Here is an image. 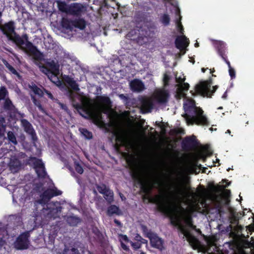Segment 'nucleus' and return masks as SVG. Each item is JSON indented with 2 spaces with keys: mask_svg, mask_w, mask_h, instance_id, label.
Listing matches in <instances>:
<instances>
[{
  "mask_svg": "<svg viewBox=\"0 0 254 254\" xmlns=\"http://www.w3.org/2000/svg\"><path fill=\"white\" fill-rule=\"evenodd\" d=\"M42 71L46 74L50 73V69L47 65L42 66Z\"/></svg>",
  "mask_w": 254,
  "mask_h": 254,
  "instance_id": "obj_60",
  "label": "nucleus"
},
{
  "mask_svg": "<svg viewBox=\"0 0 254 254\" xmlns=\"http://www.w3.org/2000/svg\"><path fill=\"white\" fill-rule=\"evenodd\" d=\"M6 139L11 145L15 146L18 144L16 135L13 131H8L7 132Z\"/></svg>",
  "mask_w": 254,
  "mask_h": 254,
  "instance_id": "obj_32",
  "label": "nucleus"
},
{
  "mask_svg": "<svg viewBox=\"0 0 254 254\" xmlns=\"http://www.w3.org/2000/svg\"><path fill=\"white\" fill-rule=\"evenodd\" d=\"M67 8V7H66V4L64 2H61V3L59 4V8L62 11L66 12Z\"/></svg>",
  "mask_w": 254,
  "mask_h": 254,
  "instance_id": "obj_52",
  "label": "nucleus"
},
{
  "mask_svg": "<svg viewBox=\"0 0 254 254\" xmlns=\"http://www.w3.org/2000/svg\"><path fill=\"white\" fill-rule=\"evenodd\" d=\"M114 135L116 137V138H115L116 142V145L117 146V147H119L120 145H122L124 143L125 138H124V136L122 134H121L117 132H114Z\"/></svg>",
  "mask_w": 254,
  "mask_h": 254,
  "instance_id": "obj_35",
  "label": "nucleus"
},
{
  "mask_svg": "<svg viewBox=\"0 0 254 254\" xmlns=\"http://www.w3.org/2000/svg\"><path fill=\"white\" fill-rule=\"evenodd\" d=\"M86 10L85 7L81 3H74L67 8L66 13L74 16H80Z\"/></svg>",
  "mask_w": 254,
  "mask_h": 254,
  "instance_id": "obj_16",
  "label": "nucleus"
},
{
  "mask_svg": "<svg viewBox=\"0 0 254 254\" xmlns=\"http://www.w3.org/2000/svg\"><path fill=\"white\" fill-rule=\"evenodd\" d=\"M62 192L58 190L57 188L47 189L44 190L43 192L40 195V199L36 200L34 202L35 211L38 213V206L40 205L42 209H44V206L49 203V200L53 197L60 195Z\"/></svg>",
  "mask_w": 254,
  "mask_h": 254,
  "instance_id": "obj_7",
  "label": "nucleus"
},
{
  "mask_svg": "<svg viewBox=\"0 0 254 254\" xmlns=\"http://www.w3.org/2000/svg\"><path fill=\"white\" fill-rule=\"evenodd\" d=\"M44 91L47 95L49 98L51 99V100H52L53 101L55 100L53 95L50 91H49L48 90H47L45 89H44Z\"/></svg>",
  "mask_w": 254,
  "mask_h": 254,
  "instance_id": "obj_58",
  "label": "nucleus"
},
{
  "mask_svg": "<svg viewBox=\"0 0 254 254\" xmlns=\"http://www.w3.org/2000/svg\"><path fill=\"white\" fill-rule=\"evenodd\" d=\"M184 191L181 189L177 188L174 192L171 193V196H169L165 193H163L159 195L163 196L161 199L162 201H163L166 205H171L173 203L178 207L179 210L180 209L183 210L182 218L180 217L181 219H183L186 225L187 226L190 223L192 222L193 220L191 214L189 212H187L182 207H179L177 204V202H178L181 197V196L183 195ZM179 211L178 212V213Z\"/></svg>",
  "mask_w": 254,
  "mask_h": 254,
  "instance_id": "obj_4",
  "label": "nucleus"
},
{
  "mask_svg": "<svg viewBox=\"0 0 254 254\" xmlns=\"http://www.w3.org/2000/svg\"><path fill=\"white\" fill-rule=\"evenodd\" d=\"M8 183L6 182V180L3 177H1L0 178V185L4 187L7 186Z\"/></svg>",
  "mask_w": 254,
  "mask_h": 254,
  "instance_id": "obj_59",
  "label": "nucleus"
},
{
  "mask_svg": "<svg viewBox=\"0 0 254 254\" xmlns=\"http://www.w3.org/2000/svg\"><path fill=\"white\" fill-rule=\"evenodd\" d=\"M212 84V79L210 77L208 80L202 81L196 85L195 91L204 97L211 98L218 87L217 85L213 86L212 89H211Z\"/></svg>",
  "mask_w": 254,
  "mask_h": 254,
  "instance_id": "obj_8",
  "label": "nucleus"
},
{
  "mask_svg": "<svg viewBox=\"0 0 254 254\" xmlns=\"http://www.w3.org/2000/svg\"><path fill=\"white\" fill-rule=\"evenodd\" d=\"M171 18L170 15L167 13H163L159 18L160 22L165 26L170 24Z\"/></svg>",
  "mask_w": 254,
  "mask_h": 254,
  "instance_id": "obj_34",
  "label": "nucleus"
},
{
  "mask_svg": "<svg viewBox=\"0 0 254 254\" xmlns=\"http://www.w3.org/2000/svg\"><path fill=\"white\" fill-rule=\"evenodd\" d=\"M230 196L231 191L227 189L224 190L221 194H212L210 195L212 204L218 214L223 212V206L224 204H229Z\"/></svg>",
  "mask_w": 254,
  "mask_h": 254,
  "instance_id": "obj_6",
  "label": "nucleus"
},
{
  "mask_svg": "<svg viewBox=\"0 0 254 254\" xmlns=\"http://www.w3.org/2000/svg\"><path fill=\"white\" fill-rule=\"evenodd\" d=\"M176 47L179 49L181 52H183V54L186 53V48L189 45V40L185 35L178 36L175 40Z\"/></svg>",
  "mask_w": 254,
  "mask_h": 254,
  "instance_id": "obj_19",
  "label": "nucleus"
},
{
  "mask_svg": "<svg viewBox=\"0 0 254 254\" xmlns=\"http://www.w3.org/2000/svg\"><path fill=\"white\" fill-rule=\"evenodd\" d=\"M142 108L147 112H150L153 109L154 104L152 100L150 98H143L141 101Z\"/></svg>",
  "mask_w": 254,
  "mask_h": 254,
  "instance_id": "obj_22",
  "label": "nucleus"
},
{
  "mask_svg": "<svg viewBox=\"0 0 254 254\" xmlns=\"http://www.w3.org/2000/svg\"><path fill=\"white\" fill-rule=\"evenodd\" d=\"M10 41H12L21 50L27 54L32 55L36 60L42 59V54L31 42L28 40V36L24 34L20 36L17 33L13 35Z\"/></svg>",
  "mask_w": 254,
  "mask_h": 254,
  "instance_id": "obj_3",
  "label": "nucleus"
},
{
  "mask_svg": "<svg viewBox=\"0 0 254 254\" xmlns=\"http://www.w3.org/2000/svg\"><path fill=\"white\" fill-rule=\"evenodd\" d=\"M65 81L73 90L75 91H78L79 90L78 84L73 78L67 76L65 78Z\"/></svg>",
  "mask_w": 254,
  "mask_h": 254,
  "instance_id": "obj_28",
  "label": "nucleus"
},
{
  "mask_svg": "<svg viewBox=\"0 0 254 254\" xmlns=\"http://www.w3.org/2000/svg\"><path fill=\"white\" fill-rule=\"evenodd\" d=\"M96 188L99 193L104 194L108 191L109 188L107 187V186L103 184L100 185H96Z\"/></svg>",
  "mask_w": 254,
  "mask_h": 254,
  "instance_id": "obj_41",
  "label": "nucleus"
},
{
  "mask_svg": "<svg viewBox=\"0 0 254 254\" xmlns=\"http://www.w3.org/2000/svg\"><path fill=\"white\" fill-rule=\"evenodd\" d=\"M86 22L83 18H78L73 20V28H76L83 30L86 27Z\"/></svg>",
  "mask_w": 254,
  "mask_h": 254,
  "instance_id": "obj_26",
  "label": "nucleus"
},
{
  "mask_svg": "<svg viewBox=\"0 0 254 254\" xmlns=\"http://www.w3.org/2000/svg\"><path fill=\"white\" fill-rule=\"evenodd\" d=\"M62 26L66 29L71 31L73 29V20L66 18H63L61 21Z\"/></svg>",
  "mask_w": 254,
  "mask_h": 254,
  "instance_id": "obj_27",
  "label": "nucleus"
},
{
  "mask_svg": "<svg viewBox=\"0 0 254 254\" xmlns=\"http://www.w3.org/2000/svg\"><path fill=\"white\" fill-rule=\"evenodd\" d=\"M121 246L124 250H125L127 252L129 251V248L126 244H125L122 241H121Z\"/></svg>",
  "mask_w": 254,
  "mask_h": 254,
  "instance_id": "obj_62",
  "label": "nucleus"
},
{
  "mask_svg": "<svg viewBox=\"0 0 254 254\" xmlns=\"http://www.w3.org/2000/svg\"><path fill=\"white\" fill-rule=\"evenodd\" d=\"M197 145V141L195 136L185 137L182 141L181 146L183 150L188 151L194 149Z\"/></svg>",
  "mask_w": 254,
  "mask_h": 254,
  "instance_id": "obj_15",
  "label": "nucleus"
},
{
  "mask_svg": "<svg viewBox=\"0 0 254 254\" xmlns=\"http://www.w3.org/2000/svg\"><path fill=\"white\" fill-rule=\"evenodd\" d=\"M62 209L60 202L57 201L49 202L44 206V209L41 207L39 210L46 214L48 218L55 219L60 217Z\"/></svg>",
  "mask_w": 254,
  "mask_h": 254,
  "instance_id": "obj_9",
  "label": "nucleus"
},
{
  "mask_svg": "<svg viewBox=\"0 0 254 254\" xmlns=\"http://www.w3.org/2000/svg\"><path fill=\"white\" fill-rule=\"evenodd\" d=\"M47 66L50 69V73L55 76H57L59 74V65L56 63L53 60L47 62Z\"/></svg>",
  "mask_w": 254,
  "mask_h": 254,
  "instance_id": "obj_23",
  "label": "nucleus"
},
{
  "mask_svg": "<svg viewBox=\"0 0 254 254\" xmlns=\"http://www.w3.org/2000/svg\"><path fill=\"white\" fill-rule=\"evenodd\" d=\"M169 96L170 94L168 90H161L156 93L155 99L158 104L164 105L168 102Z\"/></svg>",
  "mask_w": 254,
  "mask_h": 254,
  "instance_id": "obj_20",
  "label": "nucleus"
},
{
  "mask_svg": "<svg viewBox=\"0 0 254 254\" xmlns=\"http://www.w3.org/2000/svg\"><path fill=\"white\" fill-rule=\"evenodd\" d=\"M134 181V186L139 187L140 191L144 194L143 199H148L149 202L157 204V210L169 218L173 226L177 227L178 230L183 235V239L186 238L190 246L194 250L197 249L200 245L198 239L190 232L191 230H196V226L193 222L185 226L182 222V219L178 215L179 208L173 203L166 205L161 199L162 195H155L150 197L152 190L157 187H162L161 183L158 180H150L147 177H186L190 176H131Z\"/></svg>",
  "mask_w": 254,
  "mask_h": 254,
  "instance_id": "obj_1",
  "label": "nucleus"
},
{
  "mask_svg": "<svg viewBox=\"0 0 254 254\" xmlns=\"http://www.w3.org/2000/svg\"><path fill=\"white\" fill-rule=\"evenodd\" d=\"M4 230L0 228V249L6 244V241L4 240Z\"/></svg>",
  "mask_w": 254,
  "mask_h": 254,
  "instance_id": "obj_42",
  "label": "nucleus"
},
{
  "mask_svg": "<svg viewBox=\"0 0 254 254\" xmlns=\"http://www.w3.org/2000/svg\"><path fill=\"white\" fill-rule=\"evenodd\" d=\"M22 166L21 162L16 156H11L8 164L9 170L13 174L18 172L22 169Z\"/></svg>",
  "mask_w": 254,
  "mask_h": 254,
  "instance_id": "obj_17",
  "label": "nucleus"
},
{
  "mask_svg": "<svg viewBox=\"0 0 254 254\" xmlns=\"http://www.w3.org/2000/svg\"><path fill=\"white\" fill-rule=\"evenodd\" d=\"M3 108L5 111L10 112L14 111L16 109L12 101L8 98L5 99L3 103Z\"/></svg>",
  "mask_w": 254,
  "mask_h": 254,
  "instance_id": "obj_29",
  "label": "nucleus"
},
{
  "mask_svg": "<svg viewBox=\"0 0 254 254\" xmlns=\"http://www.w3.org/2000/svg\"><path fill=\"white\" fill-rule=\"evenodd\" d=\"M130 87L133 91L140 92L144 89L143 82L139 79H134L130 83Z\"/></svg>",
  "mask_w": 254,
  "mask_h": 254,
  "instance_id": "obj_21",
  "label": "nucleus"
},
{
  "mask_svg": "<svg viewBox=\"0 0 254 254\" xmlns=\"http://www.w3.org/2000/svg\"><path fill=\"white\" fill-rule=\"evenodd\" d=\"M97 101L101 104L106 106L110 107L112 105V102L110 98L107 96H98L97 97Z\"/></svg>",
  "mask_w": 254,
  "mask_h": 254,
  "instance_id": "obj_30",
  "label": "nucleus"
},
{
  "mask_svg": "<svg viewBox=\"0 0 254 254\" xmlns=\"http://www.w3.org/2000/svg\"><path fill=\"white\" fill-rule=\"evenodd\" d=\"M134 240L136 241L137 242H141V243L144 244L147 242V241L144 239H143L141 236L138 234H136L134 238Z\"/></svg>",
  "mask_w": 254,
  "mask_h": 254,
  "instance_id": "obj_51",
  "label": "nucleus"
},
{
  "mask_svg": "<svg viewBox=\"0 0 254 254\" xmlns=\"http://www.w3.org/2000/svg\"><path fill=\"white\" fill-rule=\"evenodd\" d=\"M119 236L121 238L120 241H122L121 240H122L126 243H130V241L129 240V239L128 238L127 236L126 235L121 234Z\"/></svg>",
  "mask_w": 254,
  "mask_h": 254,
  "instance_id": "obj_54",
  "label": "nucleus"
},
{
  "mask_svg": "<svg viewBox=\"0 0 254 254\" xmlns=\"http://www.w3.org/2000/svg\"><path fill=\"white\" fill-rule=\"evenodd\" d=\"M39 182L35 183L33 185V190L37 192H41L44 190V183L42 182L43 180L46 176H37ZM49 177V176H47Z\"/></svg>",
  "mask_w": 254,
  "mask_h": 254,
  "instance_id": "obj_24",
  "label": "nucleus"
},
{
  "mask_svg": "<svg viewBox=\"0 0 254 254\" xmlns=\"http://www.w3.org/2000/svg\"><path fill=\"white\" fill-rule=\"evenodd\" d=\"M64 254H80V253L77 249L73 248L71 249H65Z\"/></svg>",
  "mask_w": 254,
  "mask_h": 254,
  "instance_id": "obj_48",
  "label": "nucleus"
},
{
  "mask_svg": "<svg viewBox=\"0 0 254 254\" xmlns=\"http://www.w3.org/2000/svg\"><path fill=\"white\" fill-rule=\"evenodd\" d=\"M213 44L218 55L222 59L227 56L228 53L226 44L221 41L213 40Z\"/></svg>",
  "mask_w": 254,
  "mask_h": 254,
  "instance_id": "obj_18",
  "label": "nucleus"
},
{
  "mask_svg": "<svg viewBox=\"0 0 254 254\" xmlns=\"http://www.w3.org/2000/svg\"><path fill=\"white\" fill-rule=\"evenodd\" d=\"M130 244H131V247L133 249L136 250L140 249L141 247V243L137 242H132V241H130Z\"/></svg>",
  "mask_w": 254,
  "mask_h": 254,
  "instance_id": "obj_50",
  "label": "nucleus"
},
{
  "mask_svg": "<svg viewBox=\"0 0 254 254\" xmlns=\"http://www.w3.org/2000/svg\"><path fill=\"white\" fill-rule=\"evenodd\" d=\"M129 175H189V174H184V173H178V174H172V173H146V174H138L133 172H130Z\"/></svg>",
  "mask_w": 254,
  "mask_h": 254,
  "instance_id": "obj_47",
  "label": "nucleus"
},
{
  "mask_svg": "<svg viewBox=\"0 0 254 254\" xmlns=\"http://www.w3.org/2000/svg\"><path fill=\"white\" fill-rule=\"evenodd\" d=\"M120 97L121 99L127 101L128 100V97L125 96L124 94H122L120 95Z\"/></svg>",
  "mask_w": 254,
  "mask_h": 254,
  "instance_id": "obj_64",
  "label": "nucleus"
},
{
  "mask_svg": "<svg viewBox=\"0 0 254 254\" xmlns=\"http://www.w3.org/2000/svg\"><path fill=\"white\" fill-rule=\"evenodd\" d=\"M186 78L185 77L182 78L181 77H179L178 78H176V81L179 84H183L185 82Z\"/></svg>",
  "mask_w": 254,
  "mask_h": 254,
  "instance_id": "obj_61",
  "label": "nucleus"
},
{
  "mask_svg": "<svg viewBox=\"0 0 254 254\" xmlns=\"http://www.w3.org/2000/svg\"><path fill=\"white\" fill-rule=\"evenodd\" d=\"M80 131L85 138L90 139L92 138L93 135L92 132L87 129L82 128L80 129Z\"/></svg>",
  "mask_w": 254,
  "mask_h": 254,
  "instance_id": "obj_43",
  "label": "nucleus"
},
{
  "mask_svg": "<svg viewBox=\"0 0 254 254\" xmlns=\"http://www.w3.org/2000/svg\"><path fill=\"white\" fill-rule=\"evenodd\" d=\"M28 164L33 168L36 175H48L42 159L32 157L29 159Z\"/></svg>",
  "mask_w": 254,
  "mask_h": 254,
  "instance_id": "obj_11",
  "label": "nucleus"
},
{
  "mask_svg": "<svg viewBox=\"0 0 254 254\" xmlns=\"http://www.w3.org/2000/svg\"><path fill=\"white\" fill-rule=\"evenodd\" d=\"M141 8L144 10V11H148L149 10H150L151 9L150 6H149L148 5V4H147V3H144L142 6H141Z\"/></svg>",
  "mask_w": 254,
  "mask_h": 254,
  "instance_id": "obj_57",
  "label": "nucleus"
},
{
  "mask_svg": "<svg viewBox=\"0 0 254 254\" xmlns=\"http://www.w3.org/2000/svg\"><path fill=\"white\" fill-rule=\"evenodd\" d=\"M176 15L178 16V17L176 18V19L175 20V23L176 24V26H177L179 32L181 34H183L184 32V29L183 26L181 22V20H182V16L181 15L180 10L179 9H178L176 10Z\"/></svg>",
  "mask_w": 254,
  "mask_h": 254,
  "instance_id": "obj_25",
  "label": "nucleus"
},
{
  "mask_svg": "<svg viewBox=\"0 0 254 254\" xmlns=\"http://www.w3.org/2000/svg\"><path fill=\"white\" fill-rule=\"evenodd\" d=\"M15 29V23L13 21H10L3 25L0 24V30L9 40L16 34Z\"/></svg>",
  "mask_w": 254,
  "mask_h": 254,
  "instance_id": "obj_13",
  "label": "nucleus"
},
{
  "mask_svg": "<svg viewBox=\"0 0 254 254\" xmlns=\"http://www.w3.org/2000/svg\"><path fill=\"white\" fill-rule=\"evenodd\" d=\"M186 112L184 117L188 122H191V124H195L197 125H207L208 121L203 114V110L195 106L193 103L184 105Z\"/></svg>",
  "mask_w": 254,
  "mask_h": 254,
  "instance_id": "obj_2",
  "label": "nucleus"
},
{
  "mask_svg": "<svg viewBox=\"0 0 254 254\" xmlns=\"http://www.w3.org/2000/svg\"><path fill=\"white\" fill-rule=\"evenodd\" d=\"M3 64L7 68V69L13 74L17 75V76H20L19 73L17 71V70L12 66L6 60L3 61Z\"/></svg>",
  "mask_w": 254,
  "mask_h": 254,
  "instance_id": "obj_39",
  "label": "nucleus"
},
{
  "mask_svg": "<svg viewBox=\"0 0 254 254\" xmlns=\"http://www.w3.org/2000/svg\"><path fill=\"white\" fill-rule=\"evenodd\" d=\"M20 123L21 126L23 128L24 131L31 136L33 145L37 147L36 142L38 140V137L31 124L28 120L24 119H21Z\"/></svg>",
  "mask_w": 254,
  "mask_h": 254,
  "instance_id": "obj_12",
  "label": "nucleus"
},
{
  "mask_svg": "<svg viewBox=\"0 0 254 254\" xmlns=\"http://www.w3.org/2000/svg\"><path fill=\"white\" fill-rule=\"evenodd\" d=\"M182 133H184V130L182 128H173L171 129L170 130L169 134L171 135H177L178 134H180Z\"/></svg>",
  "mask_w": 254,
  "mask_h": 254,
  "instance_id": "obj_45",
  "label": "nucleus"
},
{
  "mask_svg": "<svg viewBox=\"0 0 254 254\" xmlns=\"http://www.w3.org/2000/svg\"><path fill=\"white\" fill-rule=\"evenodd\" d=\"M30 89L36 95H38L40 97H42L44 95V91L38 87L36 85L34 84L30 87Z\"/></svg>",
  "mask_w": 254,
  "mask_h": 254,
  "instance_id": "obj_38",
  "label": "nucleus"
},
{
  "mask_svg": "<svg viewBox=\"0 0 254 254\" xmlns=\"http://www.w3.org/2000/svg\"><path fill=\"white\" fill-rule=\"evenodd\" d=\"M5 119L3 117H0V137L3 135V132L5 130Z\"/></svg>",
  "mask_w": 254,
  "mask_h": 254,
  "instance_id": "obj_44",
  "label": "nucleus"
},
{
  "mask_svg": "<svg viewBox=\"0 0 254 254\" xmlns=\"http://www.w3.org/2000/svg\"><path fill=\"white\" fill-rule=\"evenodd\" d=\"M30 234L29 232H25L20 234L14 242L15 249L17 250H26L29 247Z\"/></svg>",
  "mask_w": 254,
  "mask_h": 254,
  "instance_id": "obj_10",
  "label": "nucleus"
},
{
  "mask_svg": "<svg viewBox=\"0 0 254 254\" xmlns=\"http://www.w3.org/2000/svg\"><path fill=\"white\" fill-rule=\"evenodd\" d=\"M103 195H104V198L109 203H111L113 201V192L110 190L109 189H108V191Z\"/></svg>",
  "mask_w": 254,
  "mask_h": 254,
  "instance_id": "obj_40",
  "label": "nucleus"
},
{
  "mask_svg": "<svg viewBox=\"0 0 254 254\" xmlns=\"http://www.w3.org/2000/svg\"><path fill=\"white\" fill-rule=\"evenodd\" d=\"M66 221L70 226H76L81 222V219L74 216H69L67 217Z\"/></svg>",
  "mask_w": 254,
  "mask_h": 254,
  "instance_id": "obj_31",
  "label": "nucleus"
},
{
  "mask_svg": "<svg viewBox=\"0 0 254 254\" xmlns=\"http://www.w3.org/2000/svg\"><path fill=\"white\" fill-rule=\"evenodd\" d=\"M58 104H59V106H60V108H61L62 109L64 110V111H65L66 112L68 113V112H69V110H68V108H67V106H66L65 104H63V103H61V102H58Z\"/></svg>",
  "mask_w": 254,
  "mask_h": 254,
  "instance_id": "obj_55",
  "label": "nucleus"
},
{
  "mask_svg": "<svg viewBox=\"0 0 254 254\" xmlns=\"http://www.w3.org/2000/svg\"><path fill=\"white\" fill-rule=\"evenodd\" d=\"M8 94V91L4 86L0 88V100L4 99Z\"/></svg>",
  "mask_w": 254,
  "mask_h": 254,
  "instance_id": "obj_46",
  "label": "nucleus"
},
{
  "mask_svg": "<svg viewBox=\"0 0 254 254\" xmlns=\"http://www.w3.org/2000/svg\"><path fill=\"white\" fill-rule=\"evenodd\" d=\"M222 60L226 63V64H227L229 68H231V64H230V62L229 61L228 59V57L227 56L224 57V58H222Z\"/></svg>",
  "mask_w": 254,
  "mask_h": 254,
  "instance_id": "obj_63",
  "label": "nucleus"
},
{
  "mask_svg": "<svg viewBox=\"0 0 254 254\" xmlns=\"http://www.w3.org/2000/svg\"><path fill=\"white\" fill-rule=\"evenodd\" d=\"M212 154V151L208 146H205L203 152H200L197 153L193 154L191 156L190 160L189 162V169L190 173L197 175L199 173H205V170L207 168L202 167L201 165L198 164L199 160H202L205 162L207 155H210Z\"/></svg>",
  "mask_w": 254,
  "mask_h": 254,
  "instance_id": "obj_5",
  "label": "nucleus"
},
{
  "mask_svg": "<svg viewBox=\"0 0 254 254\" xmlns=\"http://www.w3.org/2000/svg\"><path fill=\"white\" fill-rule=\"evenodd\" d=\"M229 73L231 79H234L236 77V72L233 68H229Z\"/></svg>",
  "mask_w": 254,
  "mask_h": 254,
  "instance_id": "obj_53",
  "label": "nucleus"
},
{
  "mask_svg": "<svg viewBox=\"0 0 254 254\" xmlns=\"http://www.w3.org/2000/svg\"><path fill=\"white\" fill-rule=\"evenodd\" d=\"M147 237L149 239L152 247L157 249L160 251L164 249V241L156 234L149 232L147 234Z\"/></svg>",
  "mask_w": 254,
  "mask_h": 254,
  "instance_id": "obj_14",
  "label": "nucleus"
},
{
  "mask_svg": "<svg viewBox=\"0 0 254 254\" xmlns=\"http://www.w3.org/2000/svg\"><path fill=\"white\" fill-rule=\"evenodd\" d=\"M162 124H163V126L161 127L162 133L163 134H165L166 133V127L168 126V124L162 122Z\"/></svg>",
  "mask_w": 254,
  "mask_h": 254,
  "instance_id": "obj_56",
  "label": "nucleus"
},
{
  "mask_svg": "<svg viewBox=\"0 0 254 254\" xmlns=\"http://www.w3.org/2000/svg\"><path fill=\"white\" fill-rule=\"evenodd\" d=\"M74 168L76 171L79 174H82L83 172V169L81 165L78 162H74Z\"/></svg>",
  "mask_w": 254,
  "mask_h": 254,
  "instance_id": "obj_49",
  "label": "nucleus"
},
{
  "mask_svg": "<svg viewBox=\"0 0 254 254\" xmlns=\"http://www.w3.org/2000/svg\"><path fill=\"white\" fill-rule=\"evenodd\" d=\"M190 85L188 83H184L182 84H178L177 90L178 92L181 94L184 93V92L188 91L189 89Z\"/></svg>",
  "mask_w": 254,
  "mask_h": 254,
  "instance_id": "obj_37",
  "label": "nucleus"
},
{
  "mask_svg": "<svg viewBox=\"0 0 254 254\" xmlns=\"http://www.w3.org/2000/svg\"><path fill=\"white\" fill-rule=\"evenodd\" d=\"M107 213L109 216H112L114 214L119 215L120 214V210L119 207L116 205H111L108 207Z\"/></svg>",
  "mask_w": 254,
  "mask_h": 254,
  "instance_id": "obj_33",
  "label": "nucleus"
},
{
  "mask_svg": "<svg viewBox=\"0 0 254 254\" xmlns=\"http://www.w3.org/2000/svg\"><path fill=\"white\" fill-rule=\"evenodd\" d=\"M31 97L33 103L35 106H36L38 107L39 110L42 113L45 114L46 111L42 106L41 104V101L37 99L36 97L33 95H31Z\"/></svg>",
  "mask_w": 254,
  "mask_h": 254,
  "instance_id": "obj_36",
  "label": "nucleus"
}]
</instances>
